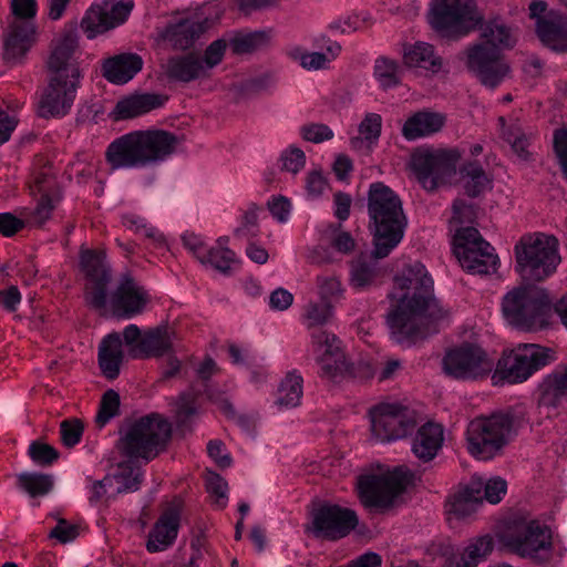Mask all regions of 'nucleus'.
Listing matches in <instances>:
<instances>
[{
  "label": "nucleus",
  "instance_id": "obj_1",
  "mask_svg": "<svg viewBox=\"0 0 567 567\" xmlns=\"http://www.w3.org/2000/svg\"><path fill=\"white\" fill-rule=\"evenodd\" d=\"M386 323L396 343L411 346L435 331L433 323L444 317L433 292V279L425 266L413 261L395 275L389 293Z\"/></svg>",
  "mask_w": 567,
  "mask_h": 567
},
{
  "label": "nucleus",
  "instance_id": "obj_2",
  "mask_svg": "<svg viewBox=\"0 0 567 567\" xmlns=\"http://www.w3.org/2000/svg\"><path fill=\"white\" fill-rule=\"evenodd\" d=\"M78 47L74 31L64 32L53 44L48 60L51 76L39 104L40 116L63 117L70 112L82 79L75 58Z\"/></svg>",
  "mask_w": 567,
  "mask_h": 567
},
{
  "label": "nucleus",
  "instance_id": "obj_3",
  "mask_svg": "<svg viewBox=\"0 0 567 567\" xmlns=\"http://www.w3.org/2000/svg\"><path fill=\"white\" fill-rule=\"evenodd\" d=\"M177 136L164 130H135L114 138L104 156L111 171L152 168L176 150Z\"/></svg>",
  "mask_w": 567,
  "mask_h": 567
},
{
  "label": "nucleus",
  "instance_id": "obj_4",
  "mask_svg": "<svg viewBox=\"0 0 567 567\" xmlns=\"http://www.w3.org/2000/svg\"><path fill=\"white\" fill-rule=\"evenodd\" d=\"M368 214L373 228V255L384 258L403 238L405 217L402 202L384 183H372L368 192Z\"/></svg>",
  "mask_w": 567,
  "mask_h": 567
},
{
  "label": "nucleus",
  "instance_id": "obj_5",
  "mask_svg": "<svg viewBox=\"0 0 567 567\" xmlns=\"http://www.w3.org/2000/svg\"><path fill=\"white\" fill-rule=\"evenodd\" d=\"M482 38L484 42L466 50V65L483 85L495 89L509 73L501 50L513 48L515 38L512 30L498 19L484 25Z\"/></svg>",
  "mask_w": 567,
  "mask_h": 567
},
{
  "label": "nucleus",
  "instance_id": "obj_6",
  "mask_svg": "<svg viewBox=\"0 0 567 567\" xmlns=\"http://www.w3.org/2000/svg\"><path fill=\"white\" fill-rule=\"evenodd\" d=\"M502 313L508 324L524 332H537L549 327L553 307L540 289L517 287L502 299Z\"/></svg>",
  "mask_w": 567,
  "mask_h": 567
},
{
  "label": "nucleus",
  "instance_id": "obj_7",
  "mask_svg": "<svg viewBox=\"0 0 567 567\" xmlns=\"http://www.w3.org/2000/svg\"><path fill=\"white\" fill-rule=\"evenodd\" d=\"M515 270L529 281H542L551 276L560 262L559 243L544 233L526 234L514 246Z\"/></svg>",
  "mask_w": 567,
  "mask_h": 567
},
{
  "label": "nucleus",
  "instance_id": "obj_8",
  "mask_svg": "<svg viewBox=\"0 0 567 567\" xmlns=\"http://www.w3.org/2000/svg\"><path fill=\"white\" fill-rule=\"evenodd\" d=\"M554 360L555 353L549 348L536 343H519L502 352L495 362L492 382L494 385L523 383Z\"/></svg>",
  "mask_w": 567,
  "mask_h": 567
},
{
  "label": "nucleus",
  "instance_id": "obj_9",
  "mask_svg": "<svg viewBox=\"0 0 567 567\" xmlns=\"http://www.w3.org/2000/svg\"><path fill=\"white\" fill-rule=\"evenodd\" d=\"M172 434L171 423L152 413L130 424L120 441L121 452L130 458L153 460Z\"/></svg>",
  "mask_w": 567,
  "mask_h": 567
},
{
  "label": "nucleus",
  "instance_id": "obj_10",
  "mask_svg": "<svg viewBox=\"0 0 567 567\" xmlns=\"http://www.w3.org/2000/svg\"><path fill=\"white\" fill-rule=\"evenodd\" d=\"M462 152L456 147H425L412 154L411 169L427 192L450 185L457 174Z\"/></svg>",
  "mask_w": 567,
  "mask_h": 567
},
{
  "label": "nucleus",
  "instance_id": "obj_11",
  "mask_svg": "<svg viewBox=\"0 0 567 567\" xmlns=\"http://www.w3.org/2000/svg\"><path fill=\"white\" fill-rule=\"evenodd\" d=\"M512 432L513 417L509 414L476 417L467 425V451L477 460H492L508 444Z\"/></svg>",
  "mask_w": 567,
  "mask_h": 567
},
{
  "label": "nucleus",
  "instance_id": "obj_12",
  "mask_svg": "<svg viewBox=\"0 0 567 567\" xmlns=\"http://www.w3.org/2000/svg\"><path fill=\"white\" fill-rule=\"evenodd\" d=\"M502 542L513 553L538 563H546L551 557V530L536 519L520 520L508 526Z\"/></svg>",
  "mask_w": 567,
  "mask_h": 567
},
{
  "label": "nucleus",
  "instance_id": "obj_13",
  "mask_svg": "<svg viewBox=\"0 0 567 567\" xmlns=\"http://www.w3.org/2000/svg\"><path fill=\"white\" fill-rule=\"evenodd\" d=\"M494 365V359L485 349L470 342L450 349L442 360L444 373L461 381H478L492 377Z\"/></svg>",
  "mask_w": 567,
  "mask_h": 567
},
{
  "label": "nucleus",
  "instance_id": "obj_14",
  "mask_svg": "<svg viewBox=\"0 0 567 567\" xmlns=\"http://www.w3.org/2000/svg\"><path fill=\"white\" fill-rule=\"evenodd\" d=\"M454 254L464 270L474 275L495 272L498 256L474 227L460 228L454 237Z\"/></svg>",
  "mask_w": 567,
  "mask_h": 567
},
{
  "label": "nucleus",
  "instance_id": "obj_15",
  "mask_svg": "<svg viewBox=\"0 0 567 567\" xmlns=\"http://www.w3.org/2000/svg\"><path fill=\"white\" fill-rule=\"evenodd\" d=\"M482 21L474 0H435L432 8L433 28L446 35H465Z\"/></svg>",
  "mask_w": 567,
  "mask_h": 567
},
{
  "label": "nucleus",
  "instance_id": "obj_16",
  "mask_svg": "<svg viewBox=\"0 0 567 567\" xmlns=\"http://www.w3.org/2000/svg\"><path fill=\"white\" fill-rule=\"evenodd\" d=\"M408 473L402 468L382 475H362L358 492L362 504L369 508H386L406 487Z\"/></svg>",
  "mask_w": 567,
  "mask_h": 567
},
{
  "label": "nucleus",
  "instance_id": "obj_17",
  "mask_svg": "<svg viewBox=\"0 0 567 567\" xmlns=\"http://www.w3.org/2000/svg\"><path fill=\"white\" fill-rule=\"evenodd\" d=\"M311 340L321 379L338 383L350 374V364L341 349V341L334 333L319 331L311 336Z\"/></svg>",
  "mask_w": 567,
  "mask_h": 567
},
{
  "label": "nucleus",
  "instance_id": "obj_18",
  "mask_svg": "<svg viewBox=\"0 0 567 567\" xmlns=\"http://www.w3.org/2000/svg\"><path fill=\"white\" fill-rule=\"evenodd\" d=\"M369 414L372 436L382 443L404 437L413 426L408 409L398 402H382Z\"/></svg>",
  "mask_w": 567,
  "mask_h": 567
},
{
  "label": "nucleus",
  "instance_id": "obj_19",
  "mask_svg": "<svg viewBox=\"0 0 567 567\" xmlns=\"http://www.w3.org/2000/svg\"><path fill=\"white\" fill-rule=\"evenodd\" d=\"M80 266L87 279L84 290L86 302L95 309H104L107 299V286L111 281V271L105 261V252L93 249L82 250Z\"/></svg>",
  "mask_w": 567,
  "mask_h": 567
},
{
  "label": "nucleus",
  "instance_id": "obj_20",
  "mask_svg": "<svg viewBox=\"0 0 567 567\" xmlns=\"http://www.w3.org/2000/svg\"><path fill=\"white\" fill-rule=\"evenodd\" d=\"M358 525L354 511L339 505L324 504L313 512L312 533L317 537L340 539Z\"/></svg>",
  "mask_w": 567,
  "mask_h": 567
},
{
  "label": "nucleus",
  "instance_id": "obj_21",
  "mask_svg": "<svg viewBox=\"0 0 567 567\" xmlns=\"http://www.w3.org/2000/svg\"><path fill=\"white\" fill-rule=\"evenodd\" d=\"M151 298L148 292L130 275H124L111 296V307L115 317L132 319L145 310Z\"/></svg>",
  "mask_w": 567,
  "mask_h": 567
},
{
  "label": "nucleus",
  "instance_id": "obj_22",
  "mask_svg": "<svg viewBox=\"0 0 567 567\" xmlns=\"http://www.w3.org/2000/svg\"><path fill=\"white\" fill-rule=\"evenodd\" d=\"M126 467L121 466L117 475H106L100 481L89 480V502L92 506L107 503L110 497L122 492H134L141 486L143 473L140 468H130L126 475Z\"/></svg>",
  "mask_w": 567,
  "mask_h": 567
},
{
  "label": "nucleus",
  "instance_id": "obj_23",
  "mask_svg": "<svg viewBox=\"0 0 567 567\" xmlns=\"http://www.w3.org/2000/svg\"><path fill=\"white\" fill-rule=\"evenodd\" d=\"M38 39L35 23L28 21L7 22L2 35L3 58L8 62L21 63Z\"/></svg>",
  "mask_w": 567,
  "mask_h": 567
},
{
  "label": "nucleus",
  "instance_id": "obj_24",
  "mask_svg": "<svg viewBox=\"0 0 567 567\" xmlns=\"http://www.w3.org/2000/svg\"><path fill=\"white\" fill-rule=\"evenodd\" d=\"M35 187L41 195L37 206L22 213L30 228L41 227L49 220L53 209L62 199V192L52 176L39 174L35 177Z\"/></svg>",
  "mask_w": 567,
  "mask_h": 567
},
{
  "label": "nucleus",
  "instance_id": "obj_25",
  "mask_svg": "<svg viewBox=\"0 0 567 567\" xmlns=\"http://www.w3.org/2000/svg\"><path fill=\"white\" fill-rule=\"evenodd\" d=\"M204 31L205 22L198 17L192 16L171 21L162 37L173 49L186 50L194 45Z\"/></svg>",
  "mask_w": 567,
  "mask_h": 567
},
{
  "label": "nucleus",
  "instance_id": "obj_26",
  "mask_svg": "<svg viewBox=\"0 0 567 567\" xmlns=\"http://www.w3.org/2000/svg\"><path fill=\"white\" fill-rule=\"evenodd\" d=\"M143 59L137 53H120L105 59L101 71L112 84L123 85L130 82L143 68Z\"/></svg>",
  "mask_w": 567,
  "mask_h": 567
},
{
  "label": "nucleus",
  "instance_id": "obj_27",
  "mask_svg": "<svg viewBox=\"0 0 567 567\" xmlns=\"http://www.w3.org/2000/svg\"><path fill=\"white\" fill-rule=\"evenodd\" d=\"M181 516L177 509H166L150 532L146 548L150 553L167 549L175 542L179 529Z\"/></svg>",
  "mask_w": 567,
  "mask_h": 567
},
{
  "label": "nucleus",
  "instance_id": "obj_28",
  "mask_svg": "<svg viewBox=\"0 0 567 567\" xmlns=\"http://www.w3.org/2000/svg\"><path fill=\"white\" fill-rule=\"evenodd\" d=\"M446 123V116L429 110L419 111L406 118L402 126V136L415 141L439 133Z\"/></svg>",
  "mask_w": 567,
  "mask_h": 567
},
{
  "label": "nucleus",
  "instance_id": "obj_29",
  "mask_svg": "<svg viewBox=\"0 0 567 567\" xmlns=\"http://www.w3.org/2000/svg\"><path fill=\"white\" fill-rule=\"evenodd\" d=\"M173 338L167 327H156L143 333L140 342L131 350L134 359L161 358L172 351Z\"/></svg>",
  "mask_w": 567,
  "mask_h": 567
},
{
  "label": "nucleus",
  "instance_id": "obj_30",
  "mask_svg": "<svg viewBox=\"0 0 567 567\" xmlns=\"http://www.w3.org/2000/svg\"><path fill=\"white\" fill-rule=\"evenodd\" d=\"M443 442V426L434 422H427L417 429L412 440L411 450L419 460L430 462L437 455Z\"/></svg>",
  "mask_w": 567,
  "mask_h": 567
},
{
  "label": "nucleus",
  "instance_id": "obj_31",
  "mask_svg": "<svg viewBox=\"0 0 567 567\" xmlns=\"http://www.w3.org/2000/svg\"><path fill=\"white\" fill-rule=\"evenodd\" d=\"M167 100V95L158 93L134 94L118 101L114 113L120 120L133 118L163 107Z\"/></svg>",
  "mask_w": 567,
  "mask_h": 567
},
{
  "label": "nucleus",
  "instance_id": "obj_32",
  "mask_svg": "<svg viewBox=\"0 0 567 567\" xmlns=\"http://www.w3.org/2000/svg\"><path fill=\"white\" fill-rule=\"evenodd\" d=\"M165 74L169 80L183 83L206 76L202 56L193 52L169 58L165 64Z\"/></svg>",
  "mask_w": 567,
  "mask_h": 567
},
{
  "label": "nucleus",
  "instance_id": "obj_33",
  "mask_svg": "<svg viewBox=\"0 0 567 567\" xmlns=\"http://www.w3.org/2000/svg\"><path fill=\"white\" fill-rule=\"evenodd\" d=\"M482 502V483L472 476L467 485L449 498L447 512L457 518H465L475 513Z\"/></svg>",
  "mask_w": 567,
  "mask_h": 567
},
{
  "label": "nucleus",
  "instance_id": "obj_34",
  "mask_svg": "<svg viewBox=\"0 0 567 567\" xmlns=\"http://www.w3.org/2000/svg\"><path fill=\"white\" fill-rule=\"evenodd\" d=\"M536 31L546 47L554 51H567V17L551 13L537 21Z\"/></svg>",
  "mask_w": 567,
  "mask_h": 567
},
{
  "label": "nucleus",
  "instance_id": "obj_35",
  "mask_svg": "<svg viewBox=\"0 0 567 567\" xmlns=\"http://www.w3.org/2000/svg\"><path fill=\"white\" fill-rule=\"evenodd\" d=\"M402 60L408 68L423 69L433 73L442 68V59L435 54L433 45L422 41L403 44Z\"/></svg>",
  "mask_w": 567,
  "mask_h": 567
},
{
  "label": "nucleus",
  "instance_id": "obj_36",
  "mask_svg": "<svg viewBox=\"0 0 567 567\" xmlns=\"http://www.w3.org/2000/svg\"><path fill=\"white\" fill-rule=\"evenodd\" d=\"M123 360L122 339L118 333H110L102 340L99 348V364L110 380L117 378Z\"/></svg>",
  "mask_w": 567,
  "mask_h": 567
},
{
  "label": "nucleus",
  "instance_id": "obj_37",
  "mask_svg": "<svg viewBox=\"0 0 567 567\" xmlns=\"http://www.w3.org/2000/svg\"><path fill=\"white\" fill-rule=\"evenodd\" d=\"M464 193L472 198L478 197L492 188V178L477 161H468L458 169Z\"/></svg>",
  "mask_w": 567,
  "mask_h": 567
},
{
  "label": "nucleus",
  "instance_id": "obj_38",
  "mask_svg": "<svg viewBox=\"0 0 567 567\" xmlns=\"http://www.w3.org/2000/svg\"><path fill=\"white\" fill-rule=\"evenodd\" d=\"M382 131V117L378 113H367L358 126V136L350 138L353 151L370 153L378 144Z\"/></svg>",
  "mask_w": 567,
  "mask_h": 567
},
{
  "label": "nucleus",
  "instance_id": "obj_39",
  "mask_svg": "<svg viewBox=\"0 0 567 567\" xmlns=\"http://www.w3.org/2000/svg\"><path fill=\"white\" fill-rule=\"evenodd\" d=\"M491 536H482L471 540L460 556L446 560L445 567H476L484 561L493 550Z\"/></svg>",
  "mask_w": 567,
  "mask_h": 567
},
{
  "label": "nucleus",
  "instance_id": "obj_40",
  "mask_svg": "<svg viewBox=\"0 0 567 567\" xmlns=\"http://www.w3.org/2000/svg\"><path fill=\"white\" fill-rule=\"evenodd\" d=\"M227 237L218 238L215 246L207 248L200 264L209 265L224 275L230 274L237 258L236 254L227 247Z\"/></svg>",
  "mask_w": 567,
  "mask_h": 567
},
{
  "label": "nucleus",
  "instance_id": "obj_41",
  "mask_svg": "<svg viewBox=\"0 0 567 567\" xmlns=\"http://www.w3.org/2000/svg\"><path fill=\"white\" fill-rule=\"evenodd\" d=\"M539 404L556 406L567 395V367L563 372L551 373L544 378L538 386Z\"/></svg>",
  "mask_w": 567,
  "mask_h": 567
},
{
  "label": "nucleus",
  "instance_id": "obj_42",
  "mask_svg": "<svg viewBox=\"0 0 567 567\" xmlns=\"http://www.w3.org/2000/svg\"><path fill=\"white\" fill-rule=\"evenodd\" d=\"M303 379L296 371L288 372L279 384L276 404L280 409H291L300 404L303 393Z\"/></svg>",
  "mask_w": 567,
  "mask_h": 567
},
{
  "label": "nucleus",
  "instance_id": "obj_43",
  "mask_svg": "<svg viewBox=\"0 0 567 567\" xmlns=\"http://www.w3.org/2000/svg\"><path fill=\"white\" fill-rule=\"evenodd\" d=\"M320 243L342 255L352 252L355 247L354 238L349 231L342 229L341 224L326 225L321 231Z\"/></svg>",
  "mask_w": 567,
  "mask_h": 567
},
{
  "label": "nucleus",
  "instance_id": "obj_44",
  "mask_svg": "<svg viewBox=\"0 0 567 567\" xmlns=\"http://www.w3.org/2000/svg\"><path fill=\"white\" fill-rule=\"evenodd\" d=\"M402 70L396 60L379 56L374 61L373 75L383 90L392 89L401 83Z\"/></svg>",
  "mask_w": 567,
  "mask_h": 567
},
{
  "label": "nucleus",
  "instance_id": "obj_45",
  "mask_svg": "<svg viewBox=\"0 0 567 567\" xmlns=\"http://www.w3.org/2000/svg\"><path fill=\"white\" fill-rule=\"evenodd\" d=\"M379 276L377 261L359 258L351 264L350 285L355 290L371 287Z\"/></svg>",
  "mask_w": 567,
  "mask_h": 567
},
{
  "label": "nucleus",
  "instance_id": "obj_46",
  "mask_svg": "<svg viewBox=\"0 0 567 567\" xmlns=\"http://www.w3.org/2000/svg\"><path fill=\"white\" fill-rule=\"evenodd\" d=\"M81 29L89 39H94L97 34L112 29V23L109 21L101 3L92 4L86 10L81 21Z\"/></svg>",
  "mask_w": 567,
  "mask_h": 567
},
{
  "label": "nucleus",
  "instance_id": "obj_47",
  "mask_svg": "<svg viewBox=\"0 0 567 567\" xmlns=\"http://www.w3.org/2000/svg\"><path fill=\"white\" fill-rule=\"evenodd\" d=\"M122 224L130 230L136 234H142L151 239L154 247L158 249H166V239L162 233L155 227L148 225L146 220L136 214H125L122 216Z\"/></svg>",
  "mask_w": 567,
  "mask_h": 567
},
{
  "label": "nucleus",
  "instance_id": "obj_48",
  "mask_svg": "<svg viewBox=\"0 0 567 567\" xmlns=\"http://www.w3.org/2000/svg\"><path fill=\"white\" fill-rule=\"evenodd\" d=\"M268 42L269 35L267 32L255 31L235 35L230 39L229 47L235 54H245L266 47Z\"/></svg>",
  "mask_w": 567,
  "mask_h": 567
},
{
  "label": "nucleus",
  "instance_id": "obj_49",
  "mask_svg": "<svg viewBox=\"0 0 567 567\" xmlns=\"http://www.w3.org/2000/svg\"><path fill=\"white\" fill-rule=\"evenodd\" d=\"M332 316L333 307L330 302L322 299L321 301H309L305 306L302 322L308 328L324 326L331 320Z\"/></svg>",
  "mask_w": 567,
  "mask_h": 567
},
{
  "label": "nucleus",
  "instance_id": "obj_50",
  "mask_svg": "<svg viewBox=\"0 0 567 567\" xmlns=\"http://www.w3.org/2000/svg\"><path fill=\"white\" fill-rule=\"evenodd\" d=\"M19 485L31 496L49 493L53 486L52 477L48 474L23 473L18 477Z\"/></svg>",
  "mask_w": 567,
  "mask_h": 567
},
{
  "label": "nucleus",
  "instance_id": "obj_51",
  "mask_svg": "<svg viewBox=\"0 0 567 567\" xmlns=\"http://www.w3.org/2000/svg\"><path fill=\"white\" fill-rule=\"evenodd\" d=\"M289 56L308 71L323 70L329 66V58L321 52H307L300 47L289 50Z\"/></svg>",
  "mask_w": 567,
  "mask_h": 567
},
{
  "label": "nucleus",
  "instance_id": "obj_52",
  "mask_svg": "<svg viewBox=\"0 0 567 567\" xmlns=\"http://www.w3.org/2000/svg\"><path fill=\"white\" fill-rule=\"evenodd\" d=\"M120 411V395L114 390H107L100 403L99 412L95 416V423L99 427H104Z\"/></svg>",
  "mask_w": 567,
  "mask_h": 567
},
{
  "label": "nucleus",
  "instance_id": "obj_53",
  "mask_svg": "<svg viewBox=\"0 0 567 567\" xmlns=\"http://www.w3.org/2000/svg\"><path fill=\"white\" fill-rule=\"evenodd\" d=\"M101 4L112 23V29L124 23L133 9L132 1L103 0Z\"/></svg>",
  "mask_w": 567,
  "mask_h": 567
},
{
  "label": "nucleus",
  "instance_id": "obj_54",
  "mask_svg": "<svg viewBox=\"0 0 567 567\" xmlns=\"http://www.w3.org/2000/svg\"><path fill=\"white\" fill-rule=\"evenodd\" d=\"M28 454L38 466H51L59 458V452L53 446L34 441L29 445Z\"/></svg>",
  "mask_w": 567,
  "mask_h": 567
},
{
  "label": "nucleus",
  "instance_id": "obj_55",
  "mask_svg": "<svg viewBox=\"0 0 567 567\" xmlns=\"http://www.w3.org/2000/svg\"><path fill=\"white\" fill-rule=\"evenodd\" d=\"M11 17L7 22H22L28 21L35 23L34 18L38 12L37 0H11Z\"/></svg>",
  "mask_w": 567,
  "mask_h": 567
},
{
  "label": "nucleus",
  "instance_id": "obj_56",
  "mask_svg": "<svg viewBox=\"0 0 567 567\" xmlns=\"http://www.w3.org/2000/svg\"><path fill=\"white\" fill-rule=\"evenodd\" d=\"M280 163L282 171L296 175L306 165V154L301 148L291 145L281 152Z\"/></svg>",
  "mask_w": 567,
  "mask_h": 567
},
{
  "label": "nucleus",
  "instance_id": "obj_57",
  "mask_svg": "<svg viewBox=\"0 0 567 567\" xmlns=\"http://www.w3.org/2000/svg\"><path fill=\"white\" fill-rule=\"evenodd\" d=\"M482 483L483 501L486 499L491 504H497L502 501L507 491V483L502 477H493L484 481L482 477L474 475Z\"/></svg>",
  "mask_w": 567,
  "mask_h": 567
},
{
  "label": "nucleus",
  "instance_id": "obj_58",
  "mask_svg": "<svg viewBox=\"0 0 567 567\" xmlns=\"http://www.w3.org/2000/svg\"><path fill=\"white\" fill-rule=\"evenodd\" d=\"M319 295L322 300L331 303L342 297L343 288L339 278L334 276H321L317 278Z\"/></svg>",
  "mask_w": 567,
  "mask_h": 567
},
{
  "label": "nucleus",
  "instance_id": "obj_59",
  "mask_svg": "<svg viewBox=\"0 0 567 567\" xmlns=\"http://www.w3.org/2000/svg\"><path fill=\"white\" fill-rule=\"evenodd\" d=\"M83 424L80 420H64L60 425L61 441L63 445L73 447L80 443L83 435Z\"/></svg>",
  "mask_w": 567,
  "mask_h": 567
},
{
  "label": "nucleus",
  "instance_id": "obj_60",
  "mask_svg": "<svg viewBox=\"0 0 567 567\" xmlns=\"http://www.w3.org/2000/svg\"><path fill=\"white\" fill-rule=\"evenodd\" d=\"M503 136L518 157L523 159L528 157L527 147L529 145V138L520 131L519 127L515 126L505 130Z\"/></svg>",
  "mask_w": 567,
  "mask_h": 567
},
{
  "label": "nucleus",
  "instance_id": "obj_61",
  "mask_svg": "<svg viewBox=\"0 0 567 567\" xmlns=\"http://www.w3.org/2000/svg\"><path fill=\"white\" fill-rule=\"evenodd\" d=\"M226 48L227 42L224 39L215 40L207 47L202 58L206 75L208 74L209 70L221 62Z\"/></svg>",
  "mask_w": 567,
  "mask_h": 567
},
{
  "label": "nucleus",
  "instance_id": "obj_62",
  "mask_svg": "<svg viewBox=\"0 0 567 567\" xmlns=\"http://www.w3.org/2000/svg\"><path fill=\"white\" fill-rule=\"evenodd\" d=\"M303 140L312 143H321L333 138V131L326 124H308L300 128Z\"/></svg>",
  "mask_w": 567,
  "mask_h": 567
},
{
  "label": "nucleus",
  "instance_id": "obj_63",
  "mask_svg": "<svg viewBox=\"0 0 567 567\" xmlns=\"http://www.w3.org/2000/svg\"><path fill=\"white\" fill-rule=\"evenodd\" d=\"M79 536V526L64 518L58 519L56 526L50 532L49 537L58 539L61 544L74 540Z\"/></svg>",
  "mask_w": 567,
  "mask_h": 567
},
{
  "label": "nucleus",
  "instance_id": "obj_64",
  "mask_svg": "<svg viewBox=\"0 0 567 567\" xmlns=\"http://www.w3.org/2000/svg\"><path fill=\"white\" fill-rule=\"evenodd\" d=\"M554 148L558 157L564 177L567 179V130L559 128L554 133Z\"/></svg>",
  "mask_w": 567,
  "mask_h": 567
}]
</instances>
